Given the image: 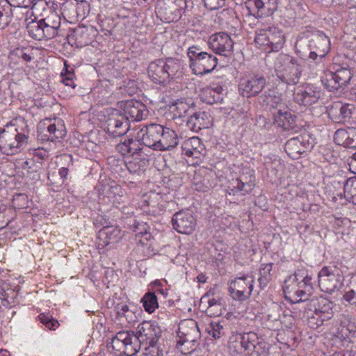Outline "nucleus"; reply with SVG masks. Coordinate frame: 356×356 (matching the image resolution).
<instances>
[{
	"label": "nucleus",
	"mask_w": 356,
	"mask_h": 356,
	"mask_svg": "<svg viewBox=\"0 0 356 356\" xmlns=\"http://www.w3.org/2000/svg\"><path fill=\"white\" fill-rule=\"evenodd\" d=\"M177 335V344L188 343L193 346V343L198 341L201 334L196 321L186 320L179 324Z\"/></svg>",
	"instance_id": "obj_18"
},
{
	"label": "nucleus",
	"mask_w": 356,
	"mask_h": 356,
	"mask_svg": "<svg viewBox=\"0 0 356 356\" xmlns=\"http://www.w3.org/2000/svg\"><path fill=\"white\" fill-rule=\"evenodd\" d=\"M210 124V115L205 111H193L186 121V126L194 132L209 128Z\"/></svg>",
	"instance_id": "obj_23"
},
{
	"label": "nucleus",
	"mask_w": 356,
	"mask_h": 356,
	"mask_svg": "<svg viewBox=\"0 0 356 356\" xmlns=\"http://www.w3.org/2000/svg\"><path fill=\"white\" fill-rule=\"evenodd\" d=\"M282 307L277 302H271L266 312V325L273 329L280 325V318L282 315Z\"/></svg>",
	"instance_id": "obj_30"
},
{
	"label": "nucleus",
	"mask_w": 356,
	"mask_h": 356,
	"mask_svg": "<svg viewBox=\"0 0 356 356\" xmlns=\"http://www.w3.org/2000/svg\"><path fill=\"white\" fill-rule=\"evenodd\" d=\"M99 27L100 31L105 35H109L111 34V30L113 29V23L111 19L109 18H104L99 19Z\"/></svg>",
	"instance_id": "obj_55"
},
{
	"label": "nucleus",
	"mask_w": 356,
	"mask_h": 356,
	"mask_svg": "<svg viewBox=\"0 0 356 356\" xmlns=\"http://www.w3.org/2000/svg\"><path fill=\"white\" fill-rule=\"evenodd\" d=\"M163 131L159 138L157 151L170 150L178 144V137L173 129L163 126Z\"/></svg>",
	"instance_id": "obj_25"
},
{
	"label": "nucleus",
	"mask_w": 356,
	"mask_h": 356,
	"mask_svg": "<svg viewBox=\"0 0 356 356\" xmlns=\"http://www.w3.org/2000/svg\"><path fill=\"white\" fill-rule=\"evenodd\" d=\"M141 302L145 310L149 314L154 312L155 309L158 307L157 298L154 293L147 292L141 299Z\"/></svg>",
	"instance_id": "obj_42"
},
{
	"label": "nucleus",
	"mask_w": 356,
	"mask_h": 356,
	"mask_svg": "<svg viewBox=\"0 0 356 356\" xmlns=\"http://www.w3.org/2000/svg\"><path fill=\"white\" fill-rule=\"evenodd\" d=\"M173 229L183 234H191L195 228L196 218L188 210H181L173 215L172 218Z\"/></svg>",
	"instance_id": "obj_16"
},
{
	"label": "nucleus",
	"mask_w": 356,
	"mask_h": 356,
	"mask_svg": "<svg viewBox=\"0 0 356 356\" xmlns=\"http://www.w3.org/2000/svg\"><path fill=\"white\" fill-rule=\"evenodd\" d=\"M204 6L209 10H216L225 5V0H204Z\"/></svg>",
	"instance_id": "obj_57"
},
{
	"label": "nucleus",
	"mask_w": 356,
	"mask_h": 356,
	"mask_svg": "<svg viewBox=\"0 0 356 356\" xmlns=\"http://www.w3.org/2000/svg\"><path fill=\"white\" fill-rule=\"evenodd\" d=\"M258 17L272 15L277 9L279 0H253Z\"/></svg>",
	"instance_id": "obj_29"
},
{
	"label": "nucleus",
	"mask_w": 356,
	"mask_h": 356,
	"mask_svg": "<svg viewBox=\"0 0 356 356\" xmlns=\"http://www.w3.org/2000/svg\"><path fill=\"white\" fill-rule=\"evenodd\" d=\"M353 74L347 65L342 67L337 65L334 72L328 71L322 79V83L330 91H335L349 84Z\"/></svg>",
	"instance_id": "obj_10"
},
{
	"label": "nucleus",
	"mask_w": 356,
	"mask_h": 356,
	"mask_svg": "<svg viewBox=\"0 0 356 356\" xmlns=\"http://www.w3.org/2000/svg\"><path fill=\"white\" fill-rule=\"evenodd\" d=\"M110 344L116 356H134L140 349L136 335L129 331L118 332Z\"/></svg>",
	"instance_id": "obj_7"
},
{
	"label": "nucleus",
	"mask_w": 356,
	"mask_h": 356,
	"mask_svg": "<svg viewBox=\"0 0 356 356\" xmlns=\"http://www.w3.org/2000/svg\"><path fill=\"white\" fill-rule=\"evenodd\" d=\"M269 47L272 51H277L284 43V35L283 33L275 27L268 28Z\"/></svg>",
	"instance_id": "obj_37"
},
{
	"label": "nucleus",
	"mask_w": 356,
	"mask_h": 356,
	"mask_svg": "<svg viewBox=\"0 0 356 356\" xmlns=\"http://www.w3.org/2000/svg\"><path fill=\"white\" fill-rule=\"evenodd\" d=\"M43 19L47 39L54 38L58 34V30L60 26V17L56 14H53Z\"/></svg>",
	"instance_id": "obj_33"
},
{
	"label": "nucleus",
	"mask_w": 356,
	"mask_h": 356,
	"mask_svg": "<svg viewBox=\"0 0 356 356\" xmlns=\"http://www.w3.org/2000/svg\"><path fill=\"white\" fill-rule=\"evenodd\" d=\"M254 42L260 46H268V28L257 31Z\"/></svg>",
	"instance_id": "obj_53"
},
{
	"label": "nucleus",
	"mask_w": 356,
	"mask_h": 356,
	"mask_svg": "<svg viewBox=\"0 0 356 356\" xmlns=\"http://www.w3.org/2000/svg\"><path fill=\"white\" fill-rule=\"evenodd\" d=\"M312 277L308 275V273L305 269H299L294 273L293 275H290L287 280H285L284 284H293L299 282H311Z\"/></svg>",
	"instance_id": "obj_43"
},
{
	"label": "nucleus",
	"mask_w": 356,
	"mask_h": 356,
	"mask_svg": "<svg viewBox=\"0 0 356 356\" xmlns=\"http://www.w3.org/2000/svg\"><path fill=\"white\" fill-rule=\"evenodd\" d=\"M181 148L186 156L195 159H200L204 150L200 138L195 136L185 140L181 145Z\"/></svg>",
	"instance_id": "obj_28"
},
{
	"label": "nucleus",
	"mask_w": 356,
	"mask_h": 356,
	"mask_svg": "<svg viewBox=\"0 0 356 356\" xmlns=\"http://www.w3.org/2000/svg\"><path fill=\"white\" fill-rule=\"evenodd\" d=\"M352 105L341 104L336 103L333 105L330 111L329 115H331L337 122H341L350 118Z\"/></svg>",
	"instance_id": "obj_31"
},
{
	"label": "nucleus",
	"mask_w": 356,
	"mask_h": 356,
	"mask_svg": "<svg viewBox=\"0 0 356 356\" xmlns=\"http://www.w3.org/2000/svg\"><path fill=\"white\" fill-rule=\"evenodd\" d=\"M98 31L92 26L79 27L76 31V40L81 44L88 45L92 42Z\"/></svg>",
	"instance_id": "obj_34"
},
{
	"label": "nucleus",
	"mask_w": 356,
	"mask_h": 356,
	"mask_svg": "<svg viewBox=\"0 0 356 356\" xmlns=\"http://www.w3.org/2000/svg\"><path fill=\"white\" fill-rule=\"evenodd\" d=\"M20 126H7L0 132V149L7 155L15 154L24 145L27 144L29 129L24 119L19 120Z\"/></svg>",
	"instance_id": "obj_1"
},
{
	"label": "nucleus",
	"mask_w": 356,
	"mask_h": 356,
	"mask_svg": "<svg viewBox=\"0 0 356 356\" xmlns=\"http://www.w3.org/2000/svg\"><path fill=\"white\" fill-rule=\"evenodd\" d=\"M224 304H217L214 306L208 307L206 313L210 316H219L222 314Z\"/></svg>",
	"instance_id": "obj_56"
},
{
	"label": "nucleus",
	"mask_w": 356,
	"mask_h": 356,
	"mask_svg": "<svg viewBox=\"0 0 356 356\" xmlns=\"http://www.w3.org/2000/svg\"><path fill=\"white\" fill-rule=\"evenodd\" d=\"M161 131H163V125L152 123L138 127L136 129L135 138L138 140H141L145 146L156 150Z\"/></svg>",
	"instance_id": "obj_14"
},
{
	"label": "nucleus",
	"mask_w": 356,
	"mask_h": 356,
	"mask_svg": "<svg viewBox=\"0 0 356 356\" xmlns=\"http://www.w3.org/2000/svg\"><path fill=\"white\" fill-rule=\"evenodd\" d=\"M174 118H184L189 115L194 111L192 104L187 103L184 100H178L172 107Z\"/></svg>",
	"instance_id": "obj_39"
},
{
	"label": "nucleus",
	"mask_w": 356,
	"mask_h": 356,
	"mask_svg": "<svg viewBox=\"0 0 356 356\" xmlns=\"http://www.w3.org/2000/svg\"><path fill=\"white\" fill-rule=\"evenodd\" d=\"M266 169V176L268 178H273L280 176L279 174L282 167L279 161H274L271 163L265 162Z\"/></svg>",
	"instance_id": "obj_49"
},
{
	"label": "nucleus",
	"mask_w": 356,
	"mask_h": 356,
	"mask_svg": "<svg viewBox=\"0 0 356 356\" xmlns=\"http://www.w3.org/2000/svg\"><path fill=\"white\" fill-rule=\"evenodd\" d=\"M327 42L325 37L319 35L312 38L302 36L295 44L296 52L303 60L311 59L315 60L316 64H320L327 53V50L323 49Z\"/></svg>",
	"instance_id": "obj_2"
},
{
	"label": "nucleus",
	"mask_w": 356,
	"mask_h": 356,
	"mask_svg": "<svg viewBox=\"0 0 356 356\" xmlns=\"http://www.w3.org/2000/svg\"><path fill=\"white\" fill-rule=\"evenodd\" d=\"M240 348L236 353L241 355H252L258 344V337L256 333L250 332L243 333L239 337Z\"/></svg>",
	"instance_id": "obj_24"
},
{
	"label": "nucleus",
	"mask_w": 356,
	"mask_h": 356,
	"mask_svg": "<svg viewBox=\"0 0 356 356\" xmlns=\"http://www.w3.org/2000/svg\"><path fill=\"white\" fill-rule=\"evenodd\" d=\"M149 227L146 223H138L135 227L134 232H135V238H139L138 235L144 234V232H149Z\"/></svg>",
	"instance_id": "obj_63"
},
{
	"label": "nucleus",
	"mask_w": 356,
	"mask_h": 356,
	"mask_svg": "<svg viewBox=\"0 0 356 356\" xmlns=\"http://www.w3.org/2000/svg\"><path fill=\"white\" fill-rule=\"evenodd\" d=\"M266 86V79L259 74H248L240 79L239 93L244 97L250 98L259 95Z\"/></svg>",
	"instance_id": "obj_11"
},
{
	"label": "nucleus",
	"mask_w": 356,
	"mask_h": 356,
	"mask_svg": "<svg viewBox=\"0 0 356 356\" xmlns=\"http://www.w3.org/2000/svg\"><path fill=\"white\" fill-rule=\"evenodd\" d=\"M312 290V281L304 283L298 282L293 284H284L283 286L285 298L292 303L308 300Z\"/></svg>",
	"instance_id": "obj_13"
},
{
	"label": "nucleus",
	"mask_w": 356,
	"mask_h": 356,
	"mask_svg": "<svg viewBox=\"0 0 356 356\" xmlns=\"http://www.w3.org/2000/svg\"><path fill=\"white\" fill-rule=\"evenodd\" d=\"M10 8L6 0H0V29L8 26L11 21Z\"/></svg>",
	"instance_id": "obj_41"
},
{
	"label": "nucleus",
	"mask_w": 356,
	"mask_h": 356,
	"mask_svg": "<svg viewBox=\"0 0 356 356\" xmlns=\"http://www.w3.org/2000/svg\"><path fill=\"white\" fill-rule=\"evenodd\" d=\"M307 314L308 325L312 329L318 328L321 326L325 321H328V319H324L323 317H321V315L318 313L314 312V310L312 312L308 310L307 312Z\"/></svg>",
	"instance_id": "obj_45"
},
{
	"label": "nucleus",
	"mask_w": 356,
	"mask_h": 356,
	"mask_svg": "<svg viewBox=\"0 0 356 356\" xmlns=\"http://www.w3.org/2000/svg\"><path fill=\"white\" fill-rule=\"evenodd\" d=\"M63 76L62 82L67 86H70L72 88L75 87V83L74 82V73L66 70L65 74H61Z\"/></svg>",
	"instance_id": "obj_60"
},
{
	"label": "nucleus",
	"mask_w": 356,
	"mask_h": 356,
	"mask_svg": "<svg viewBox=\"0 0 356 356\" xmlns=\"http://www.w3.org/2000/svg\"><path fill=\"white\" fill-rule=\"evenodd\" d=\"M26 29L29 35L33 38L38 40L47 39L45 28L44 26V19H42L39 21L33 20L27 24Z\"/></svg>",
	"instance_id": "obj_35"
},
{
	"label": "nucleus",
	"mask_w": 356,
	"mask_h": 356,
	"mask_svg": "<svg viewBox=\"0 0 356 356\" xmlns=\"http://www.w3.org/2000/svg\"><path fill=\"white\" fill-rule=\"evenodd\" d=\"M275 122L279 126L283 127L285 130H296V117L290 112H282L281 110L277 111V114L275 116Z\"/></svg>",
	"instance_id": "obj_36"
},
{
	"label": "nucleus",
	"mask_w": 356,
	"mask_h": 356,
	"mask_svg": "<svg viewBox=\"0 0 356 356\" xmlns=\"http://www.w3.org/2000/svg\"><path fill=\"white\" fill-rule=\"evenodd\" d=\"M197 346L198 341L193 343V346L191 345V343H184L183 344L177 343V348H179L180 351L185 355L193 352L196 349Z\"/></svg>",
	"instance_id": "obj_58"
},
{
	"label": "nucleus",
	"mask_w": 356,
	"mask_h": 356,
	"mask_svg": "<svg viewBox=\"0 0 356 356\" xmlns=\"http://www.w3.org/2000/svg\"><path fill=\"white\" fill-rule=\"evenodd\" d=\"M274 70L280 81L288 85H296L300 81L302 67L296 58L280 54L275 60Z\"/></svg>",
	"instance_id": "obj_3"
},
{
	"label": "nucleus",
	"mask_w": 356,
	"mask_h": 356,
	"mask_svg": "<svg viewBox=\"0 0 356 356\" xmlns=\"http://www.w3.org/2000/svg\"><path fill=\"white\" fill-rule=\"evenodd\" d=\"M208 44L209 48L220 56L229 57L233 53L234 42L231 37L225 32L212 34L209 38Z\"/></svg>",
	"instance_id": "obj_15"
},
{
	"label": "nucleus",
	"mask_w": 356,
	"mask_h": 356,
	"mask_svg": "<svg viewBox=\"0 0 356 356\" xmlns=\"http://www.w3.org/2000/svg\"><path fill=\"white\" fill-rule=\"evenodd\" d=\"M253 286V277L250 275H244L230 281L229 291L234 300L243 301L249 298Z\"/></svg>",
	"instance_id": "obj_12"
},
{
	"label": "nucleus",
	"mask_w": 356,
	"mask_h": 356,
	"mask_svg": "<svg viewBox=\"0 0 356 356\" xmlns=\"http://www.w3.org/2000/svg\"><path fill=\"white\" fill-rule=\"evenodd\" d=\"M129 129V124L126 118L117 111L110 115L105 122V129L113 137L124 135Z\"/></svg>",
	"instance_id": "obj_19"
},
{
	"label": "nucleus",
	"mask_w": 356,
	"mask_h": 356,
	"mask_svg": "<svg viewBox=\"0 0 356 356\" xmlns=\"http://www.w3.org/2000/svg\"><path fill=\"white\" fill-rule=\"evenodd\" d=\"M343 299L350 305H356V291L352 289L346 292Z\"/></svg>",
	"instance_id": "obj_64"
},
{
	"label": "nucleus",
	"mask_w": 356,
	"mask_h": 356,
	"mask_svg": "<svg viewBox=\"0 0 356 356\" xmlns=\"http://www.w3.org/2000/svg\"><path fill=\"white\" fill-rule=\"evenodd\" d=\"M312 147V144L305 139V136L300 135L288 140L284 149L289 157L297 159Z\"/></svg>",
	"instance_id": "obj_21"
},
{
	"label": "nucleus",
	"mask_w": 356,
	"mask_h": 356,
	"mask_svg": "<svg viewBox=\"0 0 356 356\" xmlns=\"http://www.w3.org/2000/svg\"><path fill=\"white\" fill-rule=\"evenodd\" d=\"M47 131L49 134L48 139L51 141L63 138L67 133L63 121L59 118L54 119V122L48 125Z\"/></svg>",
	"instance_id": "obj_32"
},
{
	"label": "nucleus",
	"mask_w": 356,
	"mask_h": 356,
	"mask_svg": "<svg viewBox=\"0 0 356 356\" xmlns=\"http://www.w3.org/2000/svg\"><path fill=\"white\" fill-rule=\"evenodd\" d=\"M207 331L214 339H219L224 335V326L219 321H213L207 327Z\"/></svg>",
	"instance_id": "obj_47"
},
{
	"label": "nucleus",
	"mask_w": 356,
	"mask_h": 356,
	"mask_svg": "<svg viewBox=\"0 0 356 356\" xmlns=\"http://www.w3.org/2000/svg\"><path fill=\"white\" fill-rule=\"evenodd\" d=\"M180 68L176 58L158 59L149 63L147 72L150 79L157 84H165L173 79Z\"/></svg>",
	"instance_id": "obj_4"
},
{
	"label": "nucleus",
	"mask_w": 356,
	"mask_h": 356,
	"mask_svg": "<svg viewBox=\"0 0 356 356\" xmlns=\"http://www.w3.org/2000/svg\"><path fill=\"white\" fill-rule=\"evenodd\" d=\"M121 238V231L115 226H104L98 232L99 246L106 247Z\"/></svg>",
	"instance_id": "obj_26"
},
{
	"label": "nucleus",
	"mask_w": 356,
	"mask_h": 356,
	"mask_svg": "<svg viewBox=\"0 0 356 356\" xmlns=\"http://www.w3.org/2000/svg\"><path fill=\"white\" fill-rule=\"evenodd\" d=\"M11 212V209L8 208L5 204L0 202V229L6 227L10 222L8 217V213Z\"/></svg>",
	"instance_id": "obj_50"
},
{
	"label": "nucleus",
	"mask_w": 356,
	"mask_h": 356,
	"mask_svg": "<svg viewBox=\"0 0 356 356\" xmlns=\"http://www.w3.org/2000/svg\"><path fill=\"white\" fill-rule=\"evenodd\" d=\"M13 206L15 209H22L28 207V197L25 194L18 193L13 196Z\"/></svg>",
	"instance_id": "obj_51"
},
{
	"label": "nucleus",
	"mask_w": 356,
	"mask_h": 356,
	"mask_svg": "<svg viewBox=\"0 0 356 356\" xmlns=\"http://www.w3.org/2000/svg\"><path fill=\"white\" fill-rule=\"evenodd\" d=\"M344 192L351 197L356 193V179H346L344 184Z\"/></svg>",
	"instance_id": "obj_59"
},
{
	"label": "nucleus",
	"mask_w": 356,
	"mask_h": 356,
	"mask_svg": "<svg viewBox=\"0 0 356 356\" xmlns=\"http://www.w3.org/2000/svg\"><path fill=\"white\" fill-rule=\"evenodd\" d=\"M38 318L41 323H42L47 328L51 330H55L60 325L58 321L52 318L51 315L49 314H40Z\"/></svg>",
	"instance_id": "obj_48"
},
{
	"label": "nucleus",
	"mask_w": 356,
	"mask_h": 356,
	"mask_svg": "<svg viewBox=\"0 0 356 356\" xmlns=\"http://www.w3.org/2000/svg\"><path fill=\"white\" fill-rule=\"evenodd\" d=\"M272 263L262 264L260 268V277L259 278V282L261 285L266 286L269 281L272 278V275L270 273L272 270Z\"/></svg>",
	"instance_id": "obj_46"
},
{
	"label": "nucleus",
	"mask_w": 356,
	"mask_h": 356,
	"mask_svg": "<svg viewBox=\"0 0 356 356\" xmlns=\"http://www.w3.org/2000/svg\"><path fill=\"white\" fill-rule=\"evenodd\" d=\"M200 99L207 104L220 103L223 99V88L217 84L200 90Z\"/></svg>",
	"instance_id": "obj_27"
},
{
	"label": "nucleus",
	"mask_w": 356,
	"mask_h": 356,
	"mask_svg": "<svg viewBox=\"0 0 356 356\" xmlns=\"http://www.w3.org/2000/svg\"><path fill=\"white\" fill-rule=\"evenodd\" d=\"M259 101L263 105H269L274 107L281 103L282 98L275 90L268 89L259 97Z\"/></svg>",
	"instance_id": "obj_40"
},
{
	"label": "nucleus",
	"mask_w": 356,
	"mask_h": 356,
	"mask_svg": "<svg viewBox=\"0 0 356 356\" xmlns=\"http://www.w3.org/2000/svg\"><path fill=\"white\" fill-rule=\"evenodd\" d=\"M318 285L321 289L332 293L343 285V276L336 266H325L318 273Z\"/></svg>",
	"instance_id": "obj_9"
},
{
	"label": "nucleus",
	"mask_w": 356,
	"mask_h": 356,
	"mask_svg": "<svg viewBox=\"0 0 356 356\" xmlns=\"http://www.w3.org/2000/svg\"><path fill=\"white\" fill-rule=\"evenodd\" d=\"M350 128L348 130L338 129L334 136V142L339 145L346 146V143L349 137Z\"/></svg>",
	"instance_id": "obj_52"
},
{
	"label": "nucleus",
	"mask_w": 356,
	"mask_h": 356,
	"mask_svg": "<svg viewBox=\"0 0 356 356\" xmlns=\"http://www.w3.org/2000/svg\"><path fill=\"white\" fill-rule=\"evenodd\" d=\"M202 302L204 300V301H207V303H208V307H211V306H214L217 304H225V302L223 300V299L222 298H214V297H212V298H210V295L209 293H207L206 295H204L202 299H201Z\"/></svg>",
	"instance_id": "obj_61"
},
{
	"label": "nucleus",
	"mask_w": 356,
	"mask_h": 356,
	"mask_svg": "<svg viewBox=\"0 0 356 356\" xmlns=\"http://www.w3.org/2000/svg\"><path fill=\"white\" fill-rule=\"evenodd\" d=\"M346 147L356 148V129L350 128L348 139L346 143Z\"/></svg>",
	"instance_id": "obj_62"
},
{
	"label": "nucleus",
	"mask_w": 356,
	"mask_h": 356,
	"mask_svg": "<svg viewBox=\"0 0 356 356\" xmlns=\"http://www.w3.org/2000/svg\"><path fill=\"white\" fill-rule=\"evenodd\" d=\"M307 310L318 313L324 319H331L333 316L332 302L327 299L319 297L312 298L307 303Z\"/></svg>",
	"instance_id": "obj_22"
},
{
	"label": "nucleus",
	"mask_w": 356,
	"mask_h": 356,
	"mask_svg": "<svg viewBox=\"0 0 356 356\" xmlns=\"http://www.w3.org/2000/svg\"><path fill=\"white\" fill-rule=\"evenodd\" d=\"M190 67L195 74L204 75L212 72L217 65L218 59L207 52L202 51L196 46L188 49Z\"/></svg>",
	"instance_id": "obj_6"
},
{
	"label": "nucleus",
	"mask_w": 356,
	"mask_h": 356,
	"mask_svg": "<svg viewBox=\"0 0 356 356\" xmlns=\"http://www.w3.org/2000/svg\"><path fill=\"white\" fill-rule=\"evenodd\" d=\"M186 0H158L156 13L165 22L178 21L187 9Z\"/></svg>",
	"instance_id": "obj_8"
},
{
	"label": "nucleus",
	"mask_w": 356,
	"mask_h": 356,
	"mask_svg": "<svg viewBox=\"0 0 356 356\" xmlns=\"http://www.w3.org/2000/svg\"><path fill=\"white\" fill-rule=\"evenodd\" d=\"M254 186V184L251 180L244 182L241 179H231L228 186L229 193L235 195L236 193H240L241 195H244L250 192Z\"/></svg>",
	"instance_id": "obj_38"
},
{
	"label": "nucleus",
	"mask_w": 356,
	"mask_h": 356,
	"mask_svg": "<svg viewBox=\"0 0 356 356\" xmlns=\"http://www.w3.org/2000/svg\"><path fill=\"white\" fill-rule=\"evenodd\" d=\"M138 335L136 337L140 344L144 346L145 356H157L158 350L155 346L161 336L160 327L149 321H143L137 327Z\"/></svg>",
	"instance_id": "obj_5"
},
{
	"label": "nucleus",
	"mask_w": 356,
	"mask_h": 356,
	"mask_svg": "<svg viewBox=\"0 0 356 356\" xmlns=\"http://www.w3.org/2000/svg\"><path fill=\"white\" fill-rule=\"evenodd\" d=\"M321 97V90L311 84L298 86L293 92L294 101L303 106H311L318 103Z\"/></svg>",
	"instance_id": "obj_17"
},
{
	"label": "nucleus",
	"mask_w": 356,
	"mask_h": 356,
	"mask_svg": "<svg viewBox=\"0 0 356 356\" xmlns=\"http://www.w3.org/2000/svg\"><path fill=\"white\" fill-rule=\"evenodd\" d=\"M139 141L136 138L127 140L129 156L140 155L143 147Z\"/></svg>",
	"instance_id": "obj_54"
},
{
	"label": "nucleus",
	"mask_w": 356,
	"mask_h": 356,
	"mask_svg": "<svg viewBox=\"0 0 356 356\" xmlns=\"http://www.w3.org/2000/svg\"><path fill=\"white\" fill-rule=\"evenodd\" d=\"M159 195V193L155 194L154 193L150 191L149 193L143 194L141 200L140 202L139 206L140 207L141 209L143 210L145 212L150 211L149 209H148L149 207H154L156 202L154 200V199L156 198V197Z\"/></svg>",
	"instance_id": "obj_44"
},
{
	"label": "nucleus",
	"mask_w": 356,
	"mask_h": 356,
	"mask_svg": "<svg viewBox=\"0 0 356 356\" xmlns=\"http://www.w3.org/2000/svg\"><path fill=\"white\" fill-rule=\"evenodd\" d=\"M122 104L123 113L122 114L129 123L130 121H140L148 114L146 106L141 102L130 99Z\"/></svg>",
	"instance_id": "obj_20"
}]
</instances>
